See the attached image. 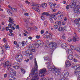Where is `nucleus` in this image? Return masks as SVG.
<instances>
[{
	"label": "nucleus",
	"instance_id": "obj_1",
	"mask_svg": "<svg viewBox=\"0 0 80 80\" xmlns=\"http://www.w3.org/2000/svg\"><path fill=\"white\" fill-rule=\"evenodd\" d=\"M52 62L51 60H48V62H46V64H47L48 67V70L49 71H52V70H53V71L55 72V74L56 76H58L61 74V70L59 69L55 68V67L50 65V63Z\"/></svg>",
	"mask_w": 80,
	"mask_h": 80
},
{
	"label": "nucleus",
	"instance_id": "obj_2",
	"mask_svg": "<svg viewBox=\"0 0 80 80\" xmlns=\"http://www.w3.org/2000/svg\"><path fill=\"white\" fill-rule=\"evenodd\" d=\"M47 69L45 68L41 69L40 71L39 76L41 77H43L45 75V74L47 73Z\"/></svg>",
	"mask_w": 80,
	"mask_h": 80
},
{
	"label": "nucleus",
	"instance_id": "obj_3",
	"mask_svg": "<svg viewBox=\"0 0 80 80\" xmlns=\"http://www.w3.org/2000/svg\"><path fill=\"white\" fill-rule=\"evenodd\" d=\"M77 0H73L72 2L69 4L71 8H75L77 5Z\"/></svg>",
	"mask_w": 80,
	"mask_h": 80
},
{
	"label": "nucleus",
	"instance_id": "obj_4",
	"mask_svg": "<svg viewBox=\"0 0 80 80\" xmlns=\"http://www.w3.org/2000/svg\"><path fill=\"white\" fill-rule=\"evenodd\" d=\"M33 7H32V8L35 10L37 11V12H40V9L37 8V7H39V4H37L35 3H32Z\"/></svg>",
	"mask_w": 80,
	"mask_h": 80
},
{
	"label": "nucleus",
	"instance_id": "obj_5",
	"mask_svg": "<svg viewBox=\"0 0 80 80\" xmlns=\"http://www.w3.org/2000/svg\"><path fill=\"white\" fill-rule=\"evenodd\" d=\"M9 70L10 73V76L11 77H12V75L13 76H15L16 75V71L15 70H13L12 68H10V67L9 68H8Z\"/></svg>",
	"mask_w": 80,
	"mask_h": 80
},
{
	"label": "nucleus",
	"instance_id": "obj_6",
	"mask_svg": "<svg viewBox=\"0 0 80 80\" xmlns=\"http://www.w3.org/2000/svg\"><path fill=\"white\" fill-rule=\"evenodd\" d=\"M74 74L77 76H79L80 75V65L78 67L76 68V70L74 72Z\"/></svg>",
	"mask_w": 80,
	"mask_h": 80
},
{
	"label": "nucleus",
	"instance_id": "obj_7",
	"mask_svg": "<svg viewBox=\"0 0 80 80\" xmlns=\"http://www.w3.org/2000/svg\"><path fill=\"white\" fill-rule=\"evenodd\" d=\"M74 22L78 27H80V18H78V19H76L74 20Z\"/></svg>",
	"mask_w": 80,
	"mask_h": 80
},
{
	"label": "nucleus",
	"instance_id": "obj_8",
	"mask_svg": "<svg viewBox=\"0 0 80 80\" xmlns=\"http://www.w3.org/2000/svg\"><path fill=\"white\" fill-rule=\"evenodd\" d=\"M80 40V38L77 36V35H76L74 36L72 39V41L74 42H76L77 41H79Z\"/></svg>",
	"mask_w": 80,
	"mask_h": 80
},
{
	"label": "nucleus",
	"instance_id": "obj_9",
	"mask_svg": "<svg viewBox=\"0 0 80 80\" xmlns=\"http://www.w3.org/2000/svg\"><path fill=\"white\" fill-rule=\"evenodd\" d=\"M14 66L13 67L15 69H18V68H20V64L18 63H17L16 62H14L13 63Z\"/></svg>",
	"mask_w": 80,
	"mask_h": 80
},
{
	"label": "nucleus",
	"instance_id": "obj_10",
	"mask_svg": "<svg viewBox=\"0 0 80 80\" xmlns=\"http://www.w3.org/2000/svg\"><path fill=\"white\" fill-rule=\"evenodd\" d=\"M25 53L26 56H28V55L29 57H30V55L32 56V52L30 50H27L26 51Z\"/></svg>",
	"mask_w": 80,
	"mask_h": 80
},
{
	"label": "nucleus",
	"instance_id": "obj_11",
	"mask_svg": "<svg viewBox=\"0 0 80 80\" xmlns=\"http://www.w3.org/2000/svg\"><path fill=\"white\" fill-rule=\"evenodd\" d=\"M17 57L18 60H20L19 61H18L19 62H21V61L23 59V56L21 54L18 55Z\"/></svg>",
	"mask_w": 80,
	"mask_h": 80
},
{
	"label": "nucleus",
	"instance_id": "obj_12",
	"mask_svg": "<svg viewBox=\"0 0 80 80\" xmlns=\"http://www.w3.org/2000/svg\"><path fill=\"white\" fill-rule=\"evenodd\" d=\"M42 15L43 16H42L41 17V19L42 20H44L45 19V17L43 16L44 15H46V16H48L49 15V13H47L46 12H45L42 13Z\"/></svg>",
	"mask_w": 80,
	"mask_h": 80
},
{
	"label": "nucleus",
	"instance_id": "obj_13",
	"mask_svg": "<svg viewBox=\"0 0 80 80\" xmlns=\"http://www.w3.org/2000/svg\"><path fill=\"white\" fill-rule=\"evenodd\" d=\"M4 65H5V67H7L8 68H10L11 66V65H10V62L8 61L6 62Z\"/></svg>",
	"mask_w": 80,
	"mask_h": 80
},
{
	"label": "nucleus",
	"instance_id": "obj_14",
	"mask_svg": "<svg viewBox=\"0 0 80 80\" xmlns=\"http://www.w3.org/2000/svg\"><path fill=\"white\" fill-rule=\"evenodd\" d=\"M74 12L75 13H77V12H80V8L79 7V5H78L74 10Z\"/></svg>",
	"mask_w": 80,
	"mask_h": 80
},
{
	"label": "nucleus",
	"instance_id": "obj_15",
	"mask_svg": "<svg viewBox=\"0 0 80 80\" xmlns=\"http://www.w3.org/2000/svg\"><path fill=\"white\" fill-rule=\"evenodd\" d=\"M50 18L52 19L54 18V20H56L57 18V17L56 16V15L53 13V14H51V15L50 16Z\"/></svg>",
	"mask_w": 80,
	"mask_h": 80
},
{
	"label": "nucleus",
	"instance_id": "obj_16",
	"mask_svg": "<svg viewBox=\"0 0 80 80\" xmlns=\"http://www.w3.org/2000/svg\"><path fill=\"white\" fill-rule=\"evenodd\" d=\"M71 65L70 62L68 60H67L65 62V66L66 67H69Z\"/></svg>",
	"mask_w": 80,
	"mask_h": 80
},
{
	"label": "nucleus",
	"instance_id": "obj_17",
	"mask_svg": "<svg viewBox=\"0 0 80 80\" xmlns=\"http://www.w3.org/2000/svg\"><path fill=\"white\" fill-rule=\"evenodd\" d=\"M50 45H51L52 48H54V47H55L54 48H56V47H56V46H57V43H56L55 42H53L52 43H50L49 44V47H50Z\"/></svg>",
	"mask_w": 80,
	"mask_h": 80
},
{
	"label": "nucleus",
	"instance_id": "obj_18",
	"mask_svg": "<svg viewBox=\"0 0 80 80\" xmlns=\"http://www.w3.org/2000/svg\"><path fill=\"white\" fill-rule=\"evenodd\" d=\"M66 50L67 53L69 55H72V50H71L70 49H67Z\"/></svg>",
	"mask_w": 80,
	"mask_h": 80
},
{
	"label": "nucleus",
	"instance_id": "obj_19",
	"mask_svg": "<svg viewBox=\"0 0 80 80\" xmlns=\"http://www.w3.org/2000/svg\"><path fill=\"white\" fill-rule=\"evenodd\" d=\"M3 47L5 48V49H6V50H10V46L7 44L4 45Z\"/></svg>",
	"mask_w": 80,
	"mask_h": 80
},
{
	"label": "nucleus",
	"instance_id": "obj_20",
	"mask_svg": "<svg viewBox=\"0 0 80 80\" xmlns=\"http://www.w3.org/2000/svg\"><path fill=\"white\" fill-rule=\"evenodd\" d=\"M8 22L9 23H12V24H14V23L15 22V21L13 20V18H12L11 17H9Z\"/></svg>",
	"mask_w": 80,
	"mask_h": 80
},
{
	"label": "nucleus",
	"instance_id": "obj_21",
	"mask_svg": "<svg viewBox=\"0 0 80 80\" xmlns=\"http://www.w3.org/2000/svg\"><path fill=\"white\" fill-rule=\"evenodd\" d=\"M61 47L63 48H67V44L64 42L61 45Z\"/></svg>",
	"mask_w": 80,
	"mask_h": 80
},
{
	"label": "nucleus",
	"instance_id": "obj_22",
	"mask_svg": "<svg viewBox=\"0 0 80 80\" xmlns=\"http://www.w3.org/2000/svg\"><path fill=\"white\" fill-rule=\"evenodd\" d=\"M55 23L56 25H57L58 26H61V24H62V22H61V21H56L55 22Z\"/></svg>",
	"mask_w": 80,
	"mask_h": 80
},
{
	"label": "nucleus",
	"instance_id": "obj_23",
	"mask_svg": "<svg viewBox=\"0 0 80 80\" xmlns=\"http://www.w3.org/2000/svg\"><path fill=\"white\" fill-rule=\"evenodd\" d=\"M73 56L72 55L70 54L68 57V58L70 60H72L73 58Z\"/></svg>",
	"mask_w": 80,
	"mask_h": 80
},
{
	"label": "nucleus",
	"instance_id": "obj_24",
	"mask_svg": "<svg viewBox=\"0 0 80 80\" xmlns=\"http://www.w3.org/2000/svg\"><path fill=\"white\" fill-rule=\"evenodd\" d=\"M31 50L32 52H36L35 51V50L34 48L33 47V46H31Z\"/></svg>",
	"mask_w": 80,
	"mask_h": 80
},
{
	"label": "nucleus",
	"instance_id": "obj_25",
	"mask_svg": "<svg viewBox=\"0 0 80 80\" xmlns=\"http://www.w3.org/2000/svg\"><path fill=\"white\" fill-rule=\"evenodd\" d=\"M69 75V73L68 72H66L65 73H64V75L65 78H67V77H68V75Z\"/></svg>",
	"mask_w": 80,
	"mask_h": 80
},
{
	"label": "nucleus",
	"instance_id": "obj_26",
	"mask_svg": "<svg viewBox=\"0 0 80 80\" xmlns=\"http://www.w3.org/2000/svg\"><path fill=\"white\" fill-rule=\"evenodd\" d=\"M41 5L43 8H45V7H47V4L46 3H44L42 4Z\"/></svg>",
	"mask_w": 80,
	"mask_h": 80
},
{
	"label": "nucleus",
	"instance_id": "obj_27",
	"mask_svg": "<svg viewBox=\"0 0 80 80\" xmlns=\"http://www.w3.org/2000/svg\"><path fill=\"white\" fill-rule=\"evenodd\" d=\"M76 50L78 52H80V48L79 47H77L76 48H75Z\"/></svg>",
	"mask_w": 80,
	"mask_h": 80
},
{
	"label": "nucleus",
	"instance_id": "obj_28",
	"mask_svg": "<svg viewBox=\"0 0 80 80\" xmlns=\"http://www.w3.org/2000/svg\"><path fill=\"white\" fill-rule=\"evenodd\" d=\"M42 80H53V78H50L49 79H47L46 78H43L42 79Z\"/></svg>",
	"mask_w": 80,
	"mask_h": 80
},
{
	"label": "nucleus",
	"instance_id": "obj_29",
	"mask_svg": "<svg viewBox=\"0 0 80 80\" xmlns=\"http://www.w3.org/2000/svg\"><path fill=\"white\" fill-rule=\"evenodd\" d=\"M44 58L45 61H47L48 60V56H45Z\"/></svg>",
	"mask_w": 80,
	"mask_h": 80
},
{
	"label": "nucleus",
	"instance_id": "obj_30",
	"mask_svg": "<svg viewBox=\"0 0 80 80\" xmlns=\"http://www.w3.org/2000/svg\"><path fill=\"white\" fill-rule=\"evenodd\" d=\"M58 30L59 32H62V27H59L58 28Z\"/></svg>",
	"mask_w": 80,
	"mask_h": 80
},
{
	"label": "nucleus",
	"instance_id": "obj_31",
	"mask_svg": "<svg viewBox=\"0 0 80 80\" xmlns=\"http://www.w3.org/2000/svg\"><path fill=\"white\" fill-rule=\"evenodd\" d=\"M80 64H77L76 66H74L73 67L74 69H76L77 68H78Z\"/></svg>",
	"mask_w": 80,
	"mask_h": 80
},
{
	"label": "nucleus",
	"instance_id": "obj_32",
	"mask_svg": "<svg viewBox=\"0 0 80 80\" xmlns=\"http://www.w3.org/2000/svg\"><path fill=\"white\" fill-rule=\"evenodd\" d=\"M21 70L22 73H23V74L25 73V72H26L25 70L23 69H21Z\"/></svg>",
	"mask_w": 80,
	"mask_h": 80
},
{
	"label": "nucleus",
	"instance_id": "obj_33",
	"mask_svg": "<svg viewBox=\"0 0 80 80\" xmlns=\"http://www.w3.org/2000/svg\"><path fill=\"white\" fill-rule=\"evenodd\" d=\"M56 5V4H53V5H52L50 6V7L51 8H55V5Z\"/></svg>",
	"mask_w": 80,
	"mask_h": 80
},
{
	"label": "nucleus",
	"instance_id": "obj_34",
	"mask_svg": "<svg viewBox=\"0 0 80 80\" xmlns=\"http://www.w3.org/2000/svg\"><path fill=\"white\" fill-rule=\"evenodd\" d=\"M25 44H26V42H22V47H24L25 45Z\"/></svg>",
	"mask_w": 80,
	"mask_h": 80
},
{
	"label": "nucleus",
	"instance_id": "obj_35",
	"mask_svg": "<svg viewBox=\"0 0 80 80\" xmlns=\"http://www.w3.org/2000/svg\"><path fill=\"white\" fill-rule=\"evenodd\" d=\"M42 43H43V42L42 41H39L38 42V45H40V44H42Z\"/></svg>",
	"mask_w": 80,
	"mask_h": 80
},
{
	"label": "nucleus",
	"instance_id": "obj_36",
	"mask_svg": "<svg viewBox=\"0 0 80 80\" xmlns=\"http://www.w3.org/2000/svg\"><path fill=\"white\" fill-rule=\"evenodd\" d=\"M24 21L26 23H30V22L27 19L24 20Z\"/></svg>",
	"mask_w": 80,
	"mask_h": 80
},
{
	"label": "nucleus",
	"instance_id": "obj_37",
	"mask_svg": "<svg viewBox=\"0 0 80 80\" xmlns=\"http://www.w3.org/2000/svg\"><path fill=\"white\" fill-rule=\"evenodd\" d=\"M62 31L63 30V31H64L66 30H67V27H66V26H64L63 28H62Z\"/></svg>",
	"mask_w": 80,
	"mask_h": 80
},
{
	"label": "nucleus",
	"instance_id": "obj_38",
	"mask_svg": "<svg viewBox=\"0 0 80 80\" xmlns=\"http://www.w3.org/2000/svg\"><path fill=\"white\" fill-rule=\"evenodd\" d=\"M48 37L50 38H52V34H51V33H49Z\"/></svg>",
	"mask_w": 80,
	"mask_h": 80
},
{
	"label": "nucleus",
	"instance_id": "obj_39",
	"mask_svg": "<svg viewBox=\"0 0 80 80\" xmlns=\"http://www.w3.org/2000/svg\"><path fill=\"white\" fill-rule=\"evenodd\" d=\"M12 10L13 12H16L17 11V9L16 8H13Z\"/></svg>",
	"mask_w": 80,
	"mask_h": 80
},
{
	"label": "nucleus",
	"instance_id": "obj_40",
	"mask_svg": "<svg viewBox=\"0 0 80 80\" xmlns=\"http://www.w3.org/2000/svg\"><path fill=\"white\" fill-rule=\"evenodd\" d=\"M12 27V24H11L10 23L8 25V27L9 28H11V27Z\"/></svg>",
	"mask_w": 80,
	"mask_h": 80
},
{
	"label": "nucleus",
	"instance_id": "obj_41",
	"mask_svg": "<svg viewBox=\"0 0 80 80\" xmlns=\"http://www.w3.org/2000/svg\"><path fill=\"white\" fill-rule=\"evenodd\" d=\"M8 35L11 37H12L13 36H14V34H13V33H11L9 34Z\"/></svg>",
	"mask_w": 80,
	"mask_h": 80
},
{
	"label": "nucleus",
	"instance_id": "obj_42",
	"mask_svg": "<svg viewBox=\"0 0 80 80\" xmlns=\"http://www.w3.org/2000/svg\"><path fill=\"white\" fill-rule=\"evenodd\" d=\"M72 50H75V47L73 46H70Z\"/></svg>",
	"mask_w": 80,
	"mask_h": 80
},
{
	"label": "nucleus",
	"instance_id": "obj_43",
	"mask_svg": "<svg viewBox=\"0 0 80 80\" xmlns=\"http://www.w3.org/2000/svg\"><path fill=\"white\" fill-rule=\"evenodd\" d=\"M54 28H55V29H57L58 28V26L57 25H55L54 26Z\"/></svg>",
	"mask_w": 80,
	"mask_h": 80
},
{
	"label": "nucleus",
	"instance_id": "obj_44",
	"mask_svg": "<svg viewBox=\"0 0 80 80\" xmlns=\"http://www.w3.org/2000/svg\"><path fill=\"white\" fill-rule=\"evenodd\" d=\"M44 25L45 27H47V21H46L44 22Z\"/></svg>",
	"mask_w": 80,
	"mask_h": 80
},
{
	"label": "nucleus",
	"instance_id": "obj_45",
	"mask_svg": "<svg viewBox=\"0 0 80 80\" xmlns=\"http://www.w3.org/2000/svg\"><path fill=\"white\" fill-rule=\"evenodd\" d=\"M68 41L69 42H72V39L69 38H68Z\"/></svg>",
	"mask_w": 80,
	"mask_h": 80
},
{
	"label": "nucleus",
	"instance_id": "obj_46",
	"mask_svg": "<svg viewBox=\"0 0 80 80\" xmlns=\"http://www.w3.org/2000/svg\"><path fill=\"white\" fill-rule=\"evenodd\" d=\"M49 20H50V22L51 23H53V20L52 19V18H50Z\"/></svg>",
	"mask_w": 80,
	"mask_h": 80
},
{
	"label": "nucleus",
	"instance_id": "obj_47",
	"mask_svg": "<svg viewBox=\"0 0 80 80\" xmlns=\"http://www.w3.org/2000/svg\"><path fill=\"white\" fill-rule=\"evenodd\" d=\"M55 15H58V14H60V13H61V12L60 11H59L57 12V13H54Z\"/></svg>",
	"mask_w": 80,
	"mask_h": 80
},
{
	"label": "nucleus",
	"instance_id": "obj_48",
	"mask_svg": "<svg viewBox=\"0 0 80 80\" xmlns=\"http://www.w3.org/2000/svg\"><path fill=\"white\" fill-rule=\"evenodd\" d=\"M25 3L28 4V5H29V4H30V2H28V1L27 0L25 1Z\"/></svg>",
	"mask_w": 80,
	"mask_h": 80
},
{
	"label": "nucleus",
	"instance_id": "obj_49",
	"mask_svg": "<svg viewBox=\"0 0 80 80\" xmlns=\"http://www.w3.org/2000/svg\"><path fill=\"white\" fill-rule=\"evenodd\" d=\"M36 45V47H37V48H38V47H39V44H38V43H36L35 44Z\"/></svg>",
	"mask_w": 80,
	"mask_h": 80
},
{
	"label": "nucleus",
	"instance_id": "obj_50",
	"mask_svg": "<svg viewBox=\"0 0 80 80\" xmlns=\"http://www.w3.org/2000/svg\"><path fill=\"white\" fill-rule=\"evenodd\" d=\"M70 5H68L66 6V9L67 10H68V9H69V8H70Z\"/></svg>",
	"mask_w": 80,
	"mask_h": 80
},
{
	"label": "nucleus",
	"instance_id": "obj_51",
	"mask_svg": "<svg viewBox=\"0 0 80 80\" xmlns=\"http://www.w3.org/2000/svg\"><path fill=\"white\" fill-rule=\"evenodd\" d=\"M49 5H50V6H51L52 5H53V3H52V2H49Z\"/></svg>",
	"mask_w": 80,
	"mask_h": 80
},
{
	"label": "nucleus",
	"instance_id": "obj_52",
	"mask_svg": "<svg viewBox=\"0 0 80 80\" xmlns=\"http://www.w3.org/2000/svg\"><path fill=\"white\" fill-rule=\"evenodd\" d=\"M8 7L9 8H10L11 9V10H12L13 8L12 7V6H10V5H9L8 6Z\"/></svg>",
	"mask_w": 80,
	"mask_h": 80
},
{
	"label": "nucleus",
	"instance_id": "obj_53",
	"mask_svg": "<svg viewBox=\"0 0 80 80\" xmlns=\"http://www.w3.org/2000/svg\"><path fill=\"white\" fill-rule=\"evenodd\" d=\"M4 42V43H6V42H7V40H6V39H5V38H4L3 39V40Z\"/></svg>",
	"mask_w": 80,
	"mask_h": 80
},
{
	"label": "nucleus",
	"instance_id": "obj_54",
	"mask_svg": "<svg viewBox=\"0 0 80 80\" xmlns=\"http://www.w3.org/2000/svg\"><path fill=\"white\" fill-rule=\"evenodd\" d=\"M60 18V19H62V18H63V15L62 14V15H61L59 17Z\"/></svg>",
	"mask_w": 80,
	"mask_h": 80
},
{
	"label": "nucleus",
	"instance_id": "obj_55",
	"mask_svg": "<svg viewBox=\"0 0 80 80\" xmlns=\"http://www.w3.org/2000/svg\"><path fill=\"white\" fill-rule=\"evenodd\" d=\"M73 61L74 62H78V60H77L76 58H74L73 59Z\"/></svg>",
	"mask_w": 80,
	"mask_h": 80
},
{
	"label": "nucleus",
	"instance_id": "obj_56",
	"mask_svg": "<svg viewBox=\"0 0 80 80\" xmlns=\"http://www.w3.org/2000/svg\"><path fill=\"white\" fill-rule=\"evenodd\" d=\"M9 28L8 27H6V30L7 31H8V30H9Z\"/></svg>",
	"mask_w": 80,
	"mask_h": 80
},
{
	"label": "nucleus",
	"instance_id": "obj_57",
	"mask_svg": "<svg viewBox=\"0 0 80 80\" xmlns=\"http://www.w3.org/2000/svg\"><path fill=\"white\" fill-rule=\"evenodd\" d=\"M76 58H80V56H79L78 54H76Z\"/></svg>",
	"mask_w": 80,
	"mask_h": 80
},
{
	"label": "nucleus",
	"instance_id": "obj_58",
	"mask_svg": "<svg viewBox=\"0 0 80 80\" xmlns=\"http://www.w3.org/2000/svg\"><path fill=\"white\" fill-rule=\"evenodd\" d=\"M1 29H0V30L3 31V30H4V29H5V28H3V27H2L1 28Z\"/></svg>",
	"mask_w": 80,
	"mask_h": 80
},
{
	"label": "nucleus",
	"instance_id": "obj_59",
	"mask_svg": "<svg viewBox=\"0 0 80 80\" xmlns=\"http://www.w3.org/2000/svg\"><path fill=\"white\" fill-rule=\"evenodd\" d=\"M62 24L63 25H65V21H63L62 23Z\"/></svg>",
	"mask_w": 80,
	"mask_h": 80
},
{
	"label": "nucleus",
	"instance_id": "obj_60",
	"mask_svg": "<svg viewBox=\"0 0 80 80\" xmlns=\"http://www.w3.org/2000/svg\"><path fill=\"white\" fill-rule=\"evenodd\" d=\"M39 45V46L40 47H43V43L42 44H41Z\"/></svg>",
	"mask_w": 80,
	"mask_h": 80
},
{
	"label": "nucleus",
	"instance_id": "obj_61",
	"mask_svg": "<svg viewBox=\"0 0 80 80\" xmlns=\"http://www.w3.org/2000/svg\"><path fill=\"white\" fill-rule=\"evenodd\" d=\"M43 33H44V31H43V30H41V34H43Z\"/></svg>",
	"mask_w": 80,
	"mask_h": 80
},
{
	"label": "nucleus",
	"instance_id": "obj_62",
	"mask_svg": "<svg viewBox=\"0 0 80 80\" xmlns=\"http://www.w3.org/2000/svg\"><path fill=\"white\" fill-rule=\"evenodd\" d=\"M6 57H7V56H6V54H5V53H4L3 58L5 59Z\"/></svg>",
	"mask_w": 80,
	"mask_h": 80
},
{
	"label": "nucleus",
	"instance_id": "obj_63",
	"mask_svg": "<svg viewBox=\"0 0 80 80\" xmlns=\"http://www.w3.org/2000/svg\"><path fill=\"white\" fill-rule=\"evenodd\" d=\"M9 31L10 33H12V32H13V31L11 29H9Z\"/></svg>",
	"mask_w": 80,
	"mask_h": 80
},
{
	"label": "nucleus",
	"instance_id": "obj_64",
	"mask_svg": "<svg viewBox=\"0 0 80 80\" xmlns=\"http://www.w3.org/2000/svg\"><path fill=\"white\" fill-rule=\"evenodd\" d=\"M77 77H78V78H77V80L78 79L79 80H80V74L79 75V76H77Z\"/></svg>",
	"mask_w": 80,
	"mask_h": 80
}]
</instances>
